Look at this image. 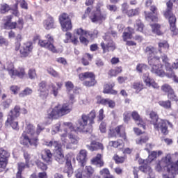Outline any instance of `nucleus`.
Segmentation results:
<instances>
[{
	"instance_id": "nucleus-21",
	"label": "nucleus",
	"mask_w": 178,
	"mask_h": 178,
	"mask_svg": "<svg viewBox=\"0 0 178 178\" xmlns=\"http://www.w3.org/2000/svg\"><path fill=\"white\" fill-rule=\"evenodd\" d=\"M19 52L22 58H26L33 52V43L28 42L22 44L19 48Z\"/></svg>"
},
{
	"instance_id": "nucleus-55",
	"label": "nucleus",
	"mask_w": 178,
	"mask_h": 178,
	"mask_svg": "<svg viewBox=\"0 0 178 178\" xmlns=\"http://www.w3.org/2000/svg\"><path fill=\"white\" fill-rule=\"evenodd\" d=\"M10 90L11 92L14 94V95H17V94H19V91H20V87L16 85H13L10 87Z\"/></svg>"
},
{
	"instance_id": "nucleus-14",
	"label": "nucleus",
	"mask_w": 178,
	"mask_h": 178,
	"mask_svg": "<svg viewBox=\"0 0 178 178\" xmlns=\"http://www.w3.org/2000/svg\"><path fill=\"white\" fill-rule=\"evenodd\" d=\"M45 38L47 40H39L40 47L47 48V49H49V51H51V52H53L54 54L58 53V49H56V47L54 45V37H52L51 34H47L45 35Z\"/></svg>"
},
{
	"instance_id": "nucleus-36",
	"label": "nucleus",
	"mask_w": 178,
	"mask_h": 178,
	"mask_svg": "<svg viewBox=\"0 0 178 178\" xmlns=\"http://www.w3.org/2000/svg\"><path fill=\"white\" fill-rule=\"evenodd\" d=\"M33 94V89L30 88H26L24 90L19 93V98H24L28 95H31Z\"/></svg>"
},
{
	"instance_id": "nucleus-47",
	"label": "nucleus",
	"mask_w": 178,
	"mask_h": 178,
	"mask_svg": "<svg viewBox=\"0 0 178 178\" xmlns=\"http://www.w3.org/2000/svg\"><path fill=\"white\" fill-rule=\"evenodd\" d=\"M147 67L148 66H147V65L145 64H138L136 66V71L138 72V73H143V72L147 70Z\"/></svg>"
},
{
	"instance_id": "nucleus-49",
	"label": "nucleus",
	"mask_w": 178,
	"mask_h": 178,
	"mask_svg": "<svg viewBox=\"0 0 178 178\" xmlns=\"http://www.w3.org/2000/svg\"><path fill=\"white\" fill-rule=\"evenodd\" d=\"M10 10V6L6 3L1 4L0 6V11L1 13H6V12H9Z\"/></svg>"
},
{
	"instance_id": "nucleus-40",
	"label": "nucleus",
	"mask_w": 178,
	"mask_h": 178,
	"mask_svg": "<svg viewBox=\"0 0 178 178\" xmlns=\"http://www.w3.org/2000/svg\"><path fill=\"white\" fill-rule=\"evenodd\" d=\"M159 105L165 109H170L172 108V102L170 100L160 101L159 102Z\"/></svg>"
},
{
	"instance_id": "nucleus-58",
	"label": "nucleus",
	"mask_w": 178,
	"mask_h": 178,
	"mask_svg": "<svg viewBox=\"0 0 178 178\" xmlns=\"http://www.w3.org/2000/svg\"><path fill=\"white\" fill-rule=\"evenodd\" d=\"M124 122L125 123H129V121L131 118V113L130 111H126L124 113Z\"/></svg>"
},
{
	"instance_id": "nucleus-10",
	"label": "nucleus",
	"mask_w": 178,
	"mask_h": 178,
	"mask_svg": "<svg viewBox=\"0 0 178 178\" xmlns=\"http://www.w3.org/2000/svg\"><path fill=\"white\" fill-rule=\"evenodd\" d=\"M0 70H7L8 74L13 79L15 76H17L19 79H23L26 72H24V68L19 67L17 70H15V66L13 63L8 62L6 63V67L0 61Z\"/></svg>"
},
{
	"instance_id": "nucleus-6",
	"label": "nucleus",
	"mask_w": 178,
	"mask_h": 178,
	"mask_svg": "<svg viewBox=\"0 0 178 178\" xmlns=\"http://www.w3.org/2000/svg\"><path fill=\"white\" fill-rule=\"evenodd\" d=\"M72 104L65 103L63 104H58L53 108H50L47 111V116L49 119H59L67 113L72 112Z\"/></svg>"
},
{
	"instance_id": "nucleus-15",
	"label": "nucleus",
	"mask_w": 178,
	"mask_h": 178,
	"mask_svg": "<svg viewBox=\"0 0 178 178\" xmlns=\"http://www.w3.org/2000/svg\"><path fill=\"white\" fill-rule=\"evenodd\" d=\"M103 38L104 41L101 43V47L104 54L109 52V51H115L116 47L115 46L113 40L111 39V36L109 35H106Z\"/></svg>"
},
{
	"instance_id": "nucleus-37",
	"label": "nucleus",
	"mask_w": 178,
	"mask_h": 178,
	"mask_svg": "<svg viewBox=\"0 0 178 178\" xmlns=\"http://www.w3.org/2000/svg\"><path fill=\"white\" fill-rule=\"evenodd\" d=\"M49 87L50 88V94L54 95V97H58V94H59V88H58L54 83H50Z\"/></svg>"
},
{
	"instance_id": "nucleus-26",
	"label": "nucleus",
	"mask_w": 178,
	"mask_h": 178,
	"mask_svg": "<svg viewBox=\"0 0 178 178\" xmlns=\"http://www.w3.org/2000/svg\"><path fill=\"white\" fill-rule=\"evenodd\" d=\"M39 95L40 98H42V99H45L47 97H48V94H49V92L47 89V83L45 81H42L39 83Z\"/></svg>"
},
{
	"instance_id": "nucleus-1",
	"label": "nucleus",
	"mask_w": 178,
	"mask_h": 178,
	"mask_svg": "<svg viewBox=\"0 0 178 178\" xmlns=\"http://www.w3.org/2000/svg\"><path fill=\"white\" fill-rule=\"evenodd\" d=\"M158 45V50L152 46H148L145 48V52L148 57V64L152 67V73L156 74L159 77H164L166 73L163 70V65L159 63V56L156 55L160 54L162 56L163 52H168L169 51V44L167 41H163L159 42Z\"/></svg>"
},
{
	"instance_id": "nucleus-16",
	"label": "nucleus",
	"mask_w": 178,
	"mask_h": 178,
	"mask_svg": "<svg viewBox=\"0 0 178 178\" xmlns=\"http://www.w3.org/2000/svg\"><path fill=\"white\" fill-rule=\"evenodd\" d=\"M116 136H120L126 141V133H124V127L122 125L118 126L115 129L112 127L109 129L108 131V138L116 137Z\"/></svg>"
},
{
	"instance_id": "nucleus-20",
	"label": "nucleus",
	"mask_w": 178,
	"mask_h": 178,
	"mask_svg": "<svg viewBox=\"0 0 178 178\" xmlns=\"http://www.w3.org/2000/svg\"><path fill=\"white\" fill-rule=\"evenodd\" d=\"M10 156V153L5 150L3 148L0 149V168L5 169L8 165V161Z\"/></svg>"
},
{
	"instance_id": "nucleus-48",
	"label": "nucleus",
	"mask_w": 178,
	"mask_h": 178,
	"mask_svg": "<svg viewBox=\"0 0 178 178\" xmlns=\"http://www.w3.org/2000/svg\"><path fill=\"white\" fill-rule=\"evenodd\" d=\"M109 145L110 147L118 148V147H120V145H123V141L121 140H118V141H110Z\"/></svg>"
},
{
	"instance_id": "nucleus-8",
	"label": "nucleus",
	"mask_w": 178,
	"mask_h": 178,
	"mask_svg": "<svg viewBox=\"0 0 178 178\" xmlns=\"http://www.w3.org/2000/svg\"><path fill=\"white\" fill-rule=\"evenodd\" d=\"M173 6V1L170 0L167 2V9L164 12V16L168 19L170 23V29L172 33V35H177L178 29L176 28V17L172 13V7Z\"/></svg>"
},
{
	"instance_id": "nucleus-60",
	"label": "nucleus",
	"mask_w": 178,
	"mask_h": 178,
	"mask_svg": "<svg viewBox=\"0 0 178 178\" xmlns=\"http://www.w3.org/2000/svg\"><path fill=\"white\" fill-rule=\"evenodd\" d=\"M24 158L26 161V167L30 168V159L31 158V156H30V154H29L27 152H24Z\"/></svg>"
},
{
	"instance_id": "nucleus-52",
	"label": "nucleus",
	"mask_w": 178,
	"mask_h": 178,
	"mask_svg": "<svg viewBox=\"0 0 178 178\" xmlns=\"http://www.w3.org/2000/svg\"><path fill=\"white\" fill-rule=\"evenodd\" d=\"M28 76L29 78L31 79V80H34V79L37 77V72H35V70L30 69L28 72Z\"/></svg>"
},
{
	"instance_id": "nucleus-5",
	"label": "nucleus",
	"mask_w": 178,
	"mask_h": 178,
	"mask_svg": "<svg viewBox=\"0 0 178 178\" xmlns=\"http://www.w3.org/2000/svg\"><path fill=\"white\" fill-rule=\"evenodd\" d=\"M34 129L33 124H27L25 131H24L19 138L20 144L25 147H29V145L37 147L38 145V138L33 135L34 134Z\"/></svg>"
},
{
	"instance_id": "nucleus-32",
	"label": "nucleus",
	"mask_w": 178,
	"mask_h": 178,
	"mask_svg": "<svg viewBox=\"0 0 178 178\" xmlns=\"http://www.w3.org/2000/svg\"><path fill=\"white\" fill-rule=\"evenodd\" d=\"M94 172H95V170L92 167H91V165H86L83 168V176L86 178H91L94 175Z\"/></svg>"
},
{
	"instance_id": "nucleus-23",
	"label": "nucleus",
	"mask_w": 178,
	"mask_h": 178,
	"mask_svg": "<svg viewBox=\"0 0 178 178\" xmlns=\"http://www.w3.org/2000/svg\"><path fill=\"white\" fill-rule=\"evenodd\" d=\"M96 99L97 101V104H101V105H104V106H108V108H111V109H113V108L116 106L115 101L109 98L104 99L101 96H97Z\"/></svg>"
},
{
	"instance_id": "nucleus-62",
	"label": "nucleus",
	"mask_w": 178,
	"mask_h": 178,
	"mask_svg": "<svg viewBox=\"0 0 178 178\" xmlns=\"http://www.w3.org/2000/svg\"><path fill=\"white\" fill-rule=\"evenodd\" d=\"M147 20H152V22H158V17L156 16H152V13L146 14Z\"/></svg>"
},
{
	"instance_id": "nucleus-46",
	"label": "nucleus",
	"mask_w": 178,
	"mask_h": 178,
	"mask_svg": "<svg viewBox=\"0 0 178 178\" xmlns=\"http://www.w3.org/2000/svg\"><path fill=\"white\" fill-rule=\"evenodd\" d=\"M161 90L163 91V92H167V94H169L173 91V88H172V86L168 83H165L161 86Z\"/></svg>"
},
{
	"instance_id": "nucleus-29",
	"label": "nucleus",
	"mask_w": 178,
	"mask_h": 178,
	"mask_svg": "<svg viewBox=\"0 0 178 178\" xmlns=\"http://www.w3.org/2000/svg\"><path fill=\"white\" fill-rule=\"evenodd\" d=\"M86 147L90 151H98V149H104V145L102 143L95 140L92 141L90 145H88Z\"/></svg>"
},
{
	"instance_id": "nucleus-50",
	"label": "nucleus",
	"mask_w": 178,
	"mask_h": 178,
	"mask_svg": "<svg viewBox=\"0 0 178 178\" xmlns=\"http://www.w3.org/2000/svg\"><path fill=\"white\" fill-rule=\"evenodd\" d=\"M148 141V136L143 135L140 138L136 139V144H144Z\"/></svg>"
},
{
	"instance_id": "nucleus-17",
	"label": "nucleus",
	"mask_w": 178,
	"mask_h": 178,
	"mask_svg": "<svg viewBox=\"0 0 178 178\" xmlns=\"http://www.w3.org/2000/svg\"><path fill=\"white\" fill-rule=\"evenodd\" d=\"M140 170V172H143V173H148L149 177L147 178H155V174L152 172V169H151V167L147 165V164H145L140 168L134 167L133 173L134 175V178H138V172Z\"/></svg>"
},
{
	"instance_id": "nucleus-64",
	"label": "nucleus",
	"mask_w": 178,
	"mask_h": 178,
	"mask_svg": "<svg viewBox=\"0 0 178 178\" xmlns=\"http://www.w3.org/2000/svg\"><path fill=\"white\" fill-rule=\"evenodd\" d=\"M99 131L101 133H106V123L102 122L99 125Z\"/></svg>"
},
{
	"instance_id": "nucleus-18",
	"label": "nucleus",
	"mask_w": 178,
	"mask_h": 178,
	"mask_svg": "<svg viewBox=\"0 0 178 178\" xmlns=\"http://www.w3.org/2000/svg\"><path fill=\"white\" fill-rule=\"evenodd\" d=\"M67 130H69V129H67V136L65 137V141H63L62 139L61 141L63 143V145L64 147H66L67 149H69L72 148L71 144H73L74 145H77V144H79V140H80V138H79V136L71 134L69 135V141L67 140ZM60 138H62V136H60Z\"/></svg>"
},
{
	"instance_id": "nucleus-53",
	"label": "nucleus",
	"mask_w": 178,
	"mask_h": 178,
	"mask_svg": "<svg viewBox=\"0 0 178 178\" xmlns=\"http://www.w3.org/2000/svg\"><path fill=\"white\" fill-rule=\"evenodd\" d=\"M6 126H9V124H10L11 127L14 130H17V129H19V122H17V121L13 120L10 122H8V123L6 121Z\"/></svg>"
},
{
	"instance_id": "nucleus-33",
	"label": "nucleus",
	"mask_w": 178,
	"mask_h": 178,
	"mask_svg": "<svg viewBox=\"0 0 178 178\" xmlns=\"http://www.w3.org/2000/svg\"><path fill=\"white\" fill-rule=\"evenodd\" d=\"M113 87H115V83H112L111 85L109 84H106L104 86V89L103 92L104 94H113L114 95H116V94H118V92L112 88H113Z\"/></svg>"
},
{
	"instance_id": "nucleus-27",
	"label": "nucleus",
	"mask_w": 178,
	"mask_h": 178,
	"mask_svg": "<svg viewBox=\"0 0 178 178\" xmlns=\"http://www.w3.org/2000/svg\"><path fill=\"white\" fill-rule=\"evenodd\" d=\"M76 160L78 161L79 163H80L81 166L83 168L84 165H86V162H87V150H80L76 156Z\"/></svg>"
},
{
	"instance_id": "nucleus-54",
	"label": "nucleus",
	"mask_w": 178,
	"mask_h": 178,
	"mask_svg": "<svg viewBox=\"0 0 178 178\" xmlns=\"http://www.w3.org/2000/svg\"><path fill=\"white\" fill-rule=\"evenodd\" d=\"M127 15L128 16H136V15H138V13H140V8H136L134 10H129L128 11L126 12Z\"/></svg>"
},
{
	"instance_id": "nucleus-30",
	"label": "nucleus",
	"mask_w": 178,
	"mask_h": 178,
	"mask_svg": "<svg viewBox=\"0 0 178 178\" xmlns=\"http://www.w3.org/2000/svg\"><path fill=\"white\" fill-rule=\"evenodd\" d=\"M42 159L44 162H47V163H51V162H52V153L51 150L45 149L42 151Z\"/></svg>"
},
{
	"instance_id": "nucleus-56",
	"label": "nucleus",
	"mask_w": 178,
	"mask_h": 178,
	"mask_svg": "<svg viewBox=\"0 0 178 178\" xmlns=\"http://www.w3.org/2000/svg\"><path fill=\"white\" fill-rule=\"evenodd\" d=\"M47 72L49 74H51V76H53V77H59V73L52 67L47 68Z\"/></svg>"
},
{
	"instance_id": "nucleus-63",
	"label": "nucleus",
	"mask_w": 178,
	"mask_h": 178,
	"mask_svg": "<svg viewBox=\"0 0 178 178\" xmlns=\"http://www.w3.org/2000/svg\"><path fill=\"white\" fill-rule=\"evenodd\" d=\"M37 165H38V168L39 169H41V170H47V169H48V166L45 163L41 161H38L37 163Z\"/></svg>"
},
{
	"instance_id": "nucleus-4",
	"label": "nucleus",
	"mask_w": 178,
	"mask_h": 178,
	"mask_svg": "<svg viewBox=\"0 0 178 178\" xmlns=\"http://www.w3.org/2000/svg\"><path fill=\"white\" fill-rule=\"evenodd\" d=\"M175 163L172 162V156L167 154L160 161L156 163L155 170L156 172H162L163 168L164 170H167L169 173H178V153L174 155Z\"/></svg>"
},
{
	"instance_id": "nucleus-3",
	"label": "nucleus",
	"mask_w": 178,
	"mask_h": 178,
	"mask_svg": "<svg viewBox=\"0 0 178 178\" xmlns=\"http://www.w3.org/2000/svg\"><path fill=\"white\" fill-rule=\"evenodd\" d=\"M77 125L78 127L76 128L72 122H63L61 124L58 123L52 127L51 134H56L59 131L62 140L65 141L67 135V129L70 131H75L76 133H86L88 131L87 129V126H88V116L83 114L81 118L78 120Z\"/></svg>"
},
{
	"instance_id": "nucleus-44",
	"label": "nucleus",
	"mask_w": 178,
	"mask_h": 178,
	"mask_svg": "<svg viewBox=\"0 0 178 178\" xmlns=\"http://www.w3.org/2000/svg\"><path fill=\"white\" fill-rule=\"evenodd\" d=\"M86 115L88 116V120H89L90 124H94V119H95L97 117L95 111L92 110L88 115Z\"/></svg>"
},
{
	"instance_id": "nucleus-39",
	"label": "nucleus",
	"mask_w": 178,
	"mask_h": 178,
	"mask_svg": "<svg viewBox=\"0 0 178 178\" xmlns=\"http://www.w3.org/2000/svg\"><path fill=\"white\" fill-rule=\"evenodd\" d=\"M134 29L136 30V31H140V33H143V30H144V24L141 22V20L138 19L136 21Z\"/></svg>"
},
{
	"instance_id": "nucleus-2",
	"label": "nucleus",
	"mask_w": 178,
	"mask_h": 178,
	"mask_svg": "<svg viewBox=\"0 0 178 178\" xmlns=\"http://www.w3.org/2000/svg\"><path fill=\"white\" fill-rule=\"evenodd\" d=\"M44 145L47 147H50L54 151V155L56 161L60 163V165H63L65 161V167L63 170L64 173H67L68 177H72L73 175V167H72V162H76V159L71 154H67L65 158L63 155V150H62V145L59 144V142L51 140L50 141L44 140Z\"/></svg>"
},
{
	"instance_id": "nucleus-9",
	"label": "nucleus",
	"mask_w": 178,
	"mask_h": 178,
	"mask_svg": "<svg viewBox=\"0 0 178 178\" xmlns=\"http://www.w3.org/2000/svg\"><path fill=\"white\" fill-rule=\"evenodd\" d=\"M161 58L163 60V63L164 64V66L165 67V70L167 72H165V75H164V77L165 76H167V77H168L169 79H172L175 83H178V78L175 74V72H173V69H178V59H177L175 62L173 63L172 65H170L168 56H161Z\"/></svg>"
},
{
	"instance_id": "nucleus-24",
	"label": "nucleus",
	"mask_w": 178,
	"mask_h": 178,
	"mask_svg": "<svg viewBox=\"0 0 178 178\" xmlns=\"http://www.w3.org/2000/svg\"><path fill=\"white\" fill-rule=\"evenodd\" d=\"M20 116V106H15L14 109L10 111V113L8 115V118L6 120V123H9L10 122H13V120H16Z\"/></svg>"
},
{
	"instance_id": "nucleus-45",
	"label": "nucleus",
	"mask_w": 178,
	"mask_h": 178,
	"mask_svg": "<svg viewBox=\"0 0 178 178\" xmlns=\"http://www.w3.org/2000/svg\"><path fill=\"white\" fill-rule=\"evenodd\" d=\"M27 168V163L24 164V163H18V172H17L16 176L22 175V172L24 169Z\"/></svg>"
},
{
	"instance_id": "nucleus-38",
	"label": "nucleus",
	"mask_w": 178,
	"mask_h": 178,
	"mask_svg": "<svg viewBox=\"0 0 178 178\" xmlns=\"http://www.w3.org/2000/svg\"><path fill=\"white\" fill-rule=\"evenodd\" d=\"M61 27L63 31H69L73 29V26L72 25V21H67L63 24H61Z\"/></svg>"
},
{
	"instance_id": "nucleus-25",
	"label": "nucleus",
	"mask_w": 178,
	"mask_h": 178,
	"mask_svg": "<svg viewBox=\"0 0 178 178\" xmlns=\"http://www.w3.org/2000/svg\"><path fill=\"white\" fill-rule=\"evenodd\" d=\"M74 32L78 35H86V37L89 36L90 38H92V40H94V38H97V37H98V31L97 30H95L93 32H90L79 28L78 29H75Z\"/></svg>"
},
{
	"instance_id": "nucleus-19",
	"label": "nucleus",
	"mask_w": 178,
	"mask_h": 178,
	"mask_svg": "<svg viewBox=\"0 0 178 178\" xmlns=\"http://www.w3.org/2000/svg\"><path fill=\"white\" fill-rule=\"evenodd\" d=\"M65 87L66 88L67 94L70 95V99L73 101V99H74V94H79V88H74V84L70 81L65 83Z\"/></svg>"
},
{
	"instance_id": "nucleus-41",
	"label": "nucleus",
	"mask_w": 178,
	"mask_h": 178,
	"mask_svg": "<svg viewBox=\"0 0 178 178\" xmlns=\"http://www.w3.org/2000/svg\"><path fill=\"white\" fill-rule=\"evenodd\" d=\"M132 88L136 92H140L144 88V85L140 82H135L132 84Z\"/></svg>"
},
{
	"instance_id": "nucleus-12",
	"label": "nucleus",
	"mask_w": 178,
	"mask_h": 178,
	"mask_svg": "<svg viewBox=\"0 0 178 178\" xmlns=\"http://www.w3.org/2000/svg\"><path fill=\"white\" fill-rule=\"evenodd\" d=\"M79 79L81 81H83V86L86 87H92L97 84L95 75L91 72H86L79 74ZM84 80H86L84 81Z\"/></svg>"
},
{
	"instance_id": "nucleus-35",
	"label": "nucleus",
	"mask_w": 178,
	"mask_h": 178,
	"mask_svg": "<svg viewBox=\"0 0 178 178\" xmlns=\"http://www.w3.org/2000/svg\"><path fill=\"white\" fill-rule=\"evenodd\" d=\"M152 27V31L157 35H162L163 33L161 31V25L159 24H154L150 25Z\"/></svg>"
},
{
	"instance_id": "nucleus-59",
	"label": "nucleus",
	"mask_w": 178,
	"mask_h": 178,
	"mask_svg": "<svg viewBox=\"0 0 178 178\" xmlns=\"http://www.w3.org/2000/svg\"><path fill=\"white\" fill-rule=\"evenodd\" d=\"M10 104H12V100L10 99H8L1 103V106H3V109H8V108L10 106Z\"/></svg>"
},
{
	"instance_id": "nucleus-43",
	"label": "nucleus",
	"mask_w": 178,
	"mask_h": 178,
	"mask_svg": "<svg viewBox=\"0 0 178 178\" xmlns=\"http://www.w3.org/2000/svg\"><path fill=\"white\" fill-rule=\"evenodd\" d=\"M71 21L69 15L66 13H63L59 16V22L60 24H63L65 22Z\"/></svg>"
},
{
	"instance_id": "nucleus-61",
	"label": "nucleus",
	"mask_w": 178,
	"mask_h": 178,
	"mask_svg": "<svg viewBox=\"0 0 178 178\" xmlns=\"http://www.w3.org/2000/svg\"><path fill=\"white\" fill-rule=\"evenodd\" d=\"M113 159L116 163H123V162H124V157L123 156H119L118 155H115L113 156Z\"/></svg>"
},
{
	"instance_id": "nucleus-13",
	"label": "nucleus",
	"mask_w": 178,
	"mask_h": 178,
	"mask_svg": "<svg viewBox=\"0 0 178 178\" xmlns=\"http://www.w3.org/2000/svg\"><path fill=\"white\" fill-rule=\"evenodd\" d=\"M6 22L4 23V29L7 30H13L14 29H18L19 30L23 29L24 22L23 19L19 18L17 22H12V15L6 17Z\"/></svg>"
},
{
	"instance_id": "nucleus-11",
	"label": "nucleus",
	"mask_w": 178,
	"mask_h": 178,
	"mask_svg": "<svg viewBox=\"0 0 178 178\" xmlns=\"http://www.w3.org/2000/svg\"><path fill=\"white\" fill-rule=\"evenodd\" d=\"M91 8L88 7L85 11V14L83 15V18L89 16L90 20L92 23H98V22H102V20H105L106 19V13L102 14L101 13V9L97 8L95 11H93L90 15Z\"/></svg>"
},
{
	"instance_id": "nucleus-34",
	"label": "nucleus",
	"mask_w": 178,
	"mask_h": 178,
	"mask_svg": "<svg viewBox=\"0 0 178 178\" xmlns=\"http://www.w3.org/2000/svg\"><path fill=\"white\" fill-rule=\"evenodd\" d=\"M142 80L147 87H151V82L154 80L149 76V73H144L142 76Z\"/></svg>"
},
{
	"instance_id": "nucleus-51",
	"label": "nucleus",
	"mask_w": 178,
	"mask_h": 178,
	"mask_svg": "<svg viewBox=\"0 0 178 178\" xmlns=\"http://www.w3.org/2000/svg\"><path fill=\"white\" fill-rule=\"evenodd\" d=\"M156 155H158V153L155 151L152 152L150 154H149V156L147 159V163H151L154 159H156Z\"/></svg>"
},
{
	"instance_id": "nucleus-7",
	"label": "nucleus",
	"mask_w": 178,
	"mask_h": 178,
	"mask_svg": "<svg viewBox=\"0 0 178 178\" xmlns=\"http://www.w3.org/2000/svg\"><path fill=\"white\" fill-rule=\"evenodd\" d=\"M149 118L151 119L150 122L152 124H153L154 129L160 131L164 136H166L169 134V130H168V125L170 126V127H173V124L170 123L169 121L166 120H161L158 122V114L152 111L149 113Z\"/></svg>"
},
{
	"instance_id": "nucleus-22",
	"label": "nucleus",
	"mask_w": 178,
	"mask_h": 178,
	"mask_svg": "<svg viewBox=\"0 0 178 178\" xmlns=\"http://www.w3.org/2000/svg\"><path fill=\"white\" fill-rule=\"evenodd\" d=\"M42 25L45 30H52V29H56V24H55V19L50 15H47V19L43 20Z\"/></svg>"
},
{
	"instance_id": "nucleus-28",
	"label": "nucleus",
	"mask_w": 178,
	"mask_h": 178,
	"mask_svg": "<svg viewBox=\"0 0 178 178\" xmlns=\"http://www.w3.org/2000/svg\"><path fill=\"white\" fill-rule=\"evenodd\" d=\"M131 117L133 118L134 120L136 122L138 126L143 127V129L145 130V124L144 123V121H143V119H141V118L140 117V115H138V113H137L136 111L132 112Z\"/></svg>"
},
{
	"instance_id": "nucleus-42",
	"label": "nucleus",
	"mask_w": 178,
	"mask_h": 178,
	"mask_svg": "<svg viewBox=\"0 0 178 178\" xmlns=\"http://www.w3.org/2000/svg\"><path fill=\"white\" fill-rule=\"evenodd\" d=\"M168 99L170 101H174L178 105V97L176 95V93H175V90L168 94Z\"/></svg>"
},
{
	"instance_id": "nucleus-31",
	"label": "nucleus",
	"mask_w": 178,
	"mask_h": 178,
	"mask_svg": "<svg viewBox=\"0 0 178 178\" xmlns=\"http://www.w3.org/2000/svg\"><path fill=\"white\" fill-rule=\"evenodd\" d=\"M91 163L92 165H96V166H99V168H102V166H104L102 155H101V154H97V156L91 160Z\"/></svg>"
},
{
	"instance_id": "nucleus-57",
	"label": "nucleus",
	"mask_w": 178,
	"mask_h": 178,
	"mask_svg": "<svg viewBox=\"0 0 178 178\" xmlns=\"http://www.w3.org/2000/svg\"><path fill=\"white\" fill-rule=\"evenodd\" d=\"M75 177L76 178H86L82 168H79L75 172Z\"/></svg>"
}]
</instances>
